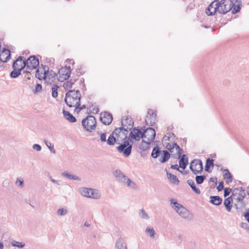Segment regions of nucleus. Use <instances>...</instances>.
Segmentation results:
<instances>
[{
  "label": "nucleus",
  "instance_id": "f257e3e1",
  "mask_svg": "<svg viewBox=\"0 0 249 249\" xmlns=\"http://www.w3.org/2000/svg\"><path fill=\"white\" fill-rule=\"evenodd\" d=\"M81 93L79 90H69L66 94L65 102L70 107H75V111L79 112L86 107L85 105L80 106Z\"/></svg>",
  "mask_w": 249,
  "mask_h": 249
},
{
  "label": "nucleus",
  "instance_id": "f03ea898",
  "mask_svg": "<svg viewBox=\"0 0 249 249\" xmlns=\"http://www.w3.org/2000/svg\"><path fill=\"white\" fill-rule=\"evenodd\" d=\"M170 202L172 208L182 218L187 221H190L193 219V214L181 204L178 203L176 199H171Z\"/></svg>",
  "mask_w": 249,
  "mask_h": 249
},
{
  "label": "nucleus",
  "instance_id": "7ed1b4c3",
  "mask_svg": "<svg viewBox=\"0 0 249 249\" xmlns=\"http://www.w3.org/2000/svg\"><path fill=\"white\" fill-rule=\"evenodd\" d=\"M237 5L233 4L231 0H222L221 2L219 1V13L224 14L231 10L233 14L237 13L241 8V0H237Z\"/></svg>",
  "mask_w": 249,
  "mask_h": 249
},
{
  "label": "nucleus",
  "instance_id": "20e7f679",
  "mask_svg": "<svg viewBox=\"0 0 249 249\" xmlns=\"http://www.w3.org/2000/svg\"><path fill=\"white\" fill-rule=\"evenodd\" d=\"M113 175L115 177L117 181L123 185L134 189H138V185L129 178H128L122 171L120 170H116L113 171Z\"/></svg>",
  "mask_w": 249,
  "mask_h": 249
},
{
  "label": "nucleus",
  "instance_id": "39448f33",
  "mask_svg": "<svg viewBox=\"0 0 249 249\" xmlns=\"http://www.w3.org/2000/svg\"><path fill=\"white\" fill-rule=\"evenodd\" d=\"M142 143H145V147H142V148L143 150H145L149 145L155 139L156 132L155 130L149 127L142 132Z\"/></svg>",
  "mask_w": 249,
  "mask_h": 249
},
{
  "label": "nucleus",
  "instance_id": "423d86ee",
  "mask_svg": "<svg viewBox=\"0 0 249 249\" xmlns=\"http://www.w3.org/2000/svg\"><path fill=\"white\" fill-rule=\"evenodd\" d=\"M79 192L83 196L88 198L98 199L101 197V193L98 190L92 188L82 187L79 189Z\"/></svg>",
  "mask_w": 249,
  "mask_h": 249
},
{
  "label": "nucleus",
  "instance_id": "0eeeda50",
  "mask_svg": "<svg viewBox=\"0 0 249 249\" xmlns=\"http://www.w3.org/2000/svg\"><path fill=\"white\" fill-rule=\"evenodd\" d=\"M82 124L87 131L91 132L96 128V121L93 116H89L83 120Z\"/></svg>",
  "mask_w": 249,
  "mask_h": 249
},
{
  "label": "nucleus",
  "instance_id": "6e6552de",
  "mask_svg": "<svg viewBox=\"0 0 249 249\" xmlns=\"http://www.w3.org/2000/svg\"><path fill=\"white\" fill-rule=\"evenodd\" d=\"M129 128V127L127 128L125 127H119L116 128L114 131H116L115 135L116 139L118 143H120L121 142L124 141L127 138V135L128 133L127 129Z\"/></svg>",
  "mask_w": 249,
  "mask_h": 249
},
{
  "label": "nucleus",
  "instance_id": "1a4fd4ad",
  "mask_svg": "<svg viewBox=\"0 0 249 249\" xmlns=\"http://www.w3.org/2000/svg\"><path fill=\"white\" fill-rule=\"evenodd\" d=\"M117 151L126 157H128L132 150V145L129 144L128 141H124V143L120 144L117 147Z\"/></svg>",
  "mask_w": 249,
  "mask_h": 249
},
{
  "label": "nucleus",
  "instance_id": "9d476101",
  "mask_svg": "<svg viewBox=\"0 0 249 249\" xmlns=\"http://www.w3.org/2000/svg\"><path fill=\"white\" fill-rule=\"evenodd\" d=\"M71 73L70 67H64L60 69L58 71V80L60 82H63L68 79Z\"/></svg>",
  "mask_w": 249,
  "mask_h": 249
},
{
  "label": "nucleus",
  "instance_id": "9b49d317",
  "mask_svg": "<svg viewBox=\"0 0 249 249\" xmlns=\"http://www.w3.org/2000/svg\"><path fill=\"white\" fill-rule=\"evenodd\" d=\"M190 168L194 174L201 173L203 170L202 163L199 160H194L191 162Z\"/></svg>",
  "mask_w": 249,
  "mask_h": 249
},
{
  "label": "nucleus",
  "instance_id": "f8f14e48",
  "mask_svg": "<svg viewBox=\"0 0 249 249\" xmlns=\"http://www.w3.org/2000/svg\"><path fill=\"white\" fill-rule=\"evenodd\" d=\"M216 12L219 13L218 0L213 1L206 9V14L209 16L214 15Z\"/></svg>",
  "mask_w": 249,
  "mask_h": 249
},
{
  "label": "nucleus",
  "instance_id": "ddd939ff",
  "mask_svg": "<svg viewBox=\"0 0 249 249\" xmlns=\"http://www.w3.org/2000/svg\"><path fill=\"white\" fill-rule=\"evenodd\" d=\"M26 66L30 70H32L36 69L39 65V61L35 56H30L26 61Z\"/></svg>",
  "mask_w": 249,
  "mask_h": 249
},
{
  "label": "nucleus",
  "instance_id": "4468645a",
  "mask_svg": "<svg viewBox=\"0 0 249 249\" xmlns=\"http://www.w3.org/2000/svg\"><path fill=\"white\" fill-rule=\"evenodd\" d=\"M22 56H19L13 64L14 70H18L21 71L26 66L25 61L23 59Z\"/></svg>",
  "mask_w": 249,
  "mask_h": 249
},
{
  "label": "nucleus",
  "instance_id": "2eb2a0df",
  "mask_svg": "<svg viewBox=\"0 0 249 249\" xmlns=\"http://www.w3.org/2000/svg\"><path fill=\"white\" fill-rule=\"evenodd\" d=\"M100 119L104 124L108 125L112 122L113 118L110 113L105 112L101 113Z\"/></svg>",
  "mask_w": 249,
  "mask_h": 249
},
{
  "label": "nucleus",
  "instance_id": "dca6fc26",
  "mask_svg": "<svg viewBox=\"0 0 249 249\" xmlns=\"http://www.w3.org/2000/svg\"><path fill=\"white\" fill-rule=\"evenodd\" d=\"M156 113L152 110L149 109L148 111V115L145 119V122L147 124L153 125L156 121Z\"/></svg>",
  "mask_w": 249,
  "mask_h": 249
},
{
  "label": "nucleus",
  "instance_id": "f3484780",
  "mask_svg": "<svg viewBox=\"0 0 249 249\" xmlns=\"http://www.w3.org/2000/svg\"><path fill=\"white\" fill-rule=\"evenodd\" d=\"M166 148L171 153H175L180 156L181 149L176 143H168L166 144Z\"/></svg>",
  "mask_w": 249,
  "mask_h": 249
},
{
  "label": "nucleus",
  "instance_id": "a211bd4d",
  "mask_svg": "<svg viewBox=\"0 0 249 249\" xmlns=\"http://www.w3.org/2000/svg\"><path fill=\"white\" fill-rule=\"evenodd\" d=\"M46 73L45 80L47 82L51 84L55 79L57 76L56 73L53 70L49 71V69L48 70L46 69Z\"/></svg>",
  "mask_w": 249,
  "mask_h": 249
},
{
  "label": "nucleus",
  "instance_id": "6ab92c4d",
  "mask_svg": "<svg viewBox=\"0 0 249 249\" xmlns=\"http://www.w3.org/2000/svg\"><path fill=\"white\" fill-rule=\"evenodd\" d=\"M142 131L138 128H134L130 133L129 137L136 141H139L141 138H142Z\"/></svg>",
  "mask_w": 249,
  "mask_h": 249
},
{
  "label": "nucleus",
  "instance_id": "aec40b11",
  "mask_svg": "<svg viewBox=\"0 0 249 249\" xmlns=\"http://www.w3.org/2000/svg\"><path fill=\"white\" fill-rule=\"evenodd\" d=\"M0 53V61L3 62H7L10 59L11 54L9 50L3 49Z\"/></svg>",
  "mask_w": 249,
  "mask_h": 249
},
{
  "label": "nucleus",
  "instance_id": "412c9836",
  "mask_svg": "<svg viewBox=\"0 0 249 249\" xmlns=\"http://www.w3.org/2000/svg\"><path fill=\"white\" fill-rule=\"evenodd\" d=\"M115 249H128L127 244L124 240L122 238H118L115 244Z\"/></svg>",
  "mask_w": 249,
  "mask_h": 249
},
{
  "label": "nucleus",
  "instance_id": "4be33fe9",
  "mask_svg": "<svg viewBox=\"0 0 249 249\" xmlns=\"http://www.w3.org/2000/svg\"><path fill=\"white\" fill-rule=\"evenodd\" d=\"M46 69H48V67L46 66H44L43 68L41 69H38L36 71V76L38 79L41 80L44 79L45 80L46 73Z\"/></svg>",
  "mask_w": 249,
  "mask_h": 249
},
{
  "label": "nucleus",
  "instance_id": "5701e85b",
  "mask_svg": "<svg viewBox=\"0 0 249 249\" xmlns=\"http://www.w3.org/2000/svg\"><path fill=\"white\" fill-rule=\"evenodd\" d=\"M122 125L123 126V127H129V128L128 129H131L133 125V122L131 118L127 117L125 119H122Z\"/></svg>",
  "mask_w": 249,
  "mask_h": 249
},
{
  "label": "nucleus",
  "instance_id": "b1692460",
  "mask_svg": "<svg viewBox=\"0 0 249 249\" xmlns=\"http://www.w3.org/2000/svg\"><path fill=\"white\" fill-rule=\"evenodd\" d=\"M160 158L159 159L162 163L165 162L167 161L170 158V154L167 151L162 150L160 154Z\"/></svg>",
  "mask_w": 249,
  "mask_h": 249
},
{
  "label": "nucleus",
  "instance_id": "393cba45",
  "mask_svg": "<svg viewBox=\"0 0 249 249\" xmlns=\"http://www.w3.org/2000/svg\"><path fill=\"white\" fill-rule=\"evenodd\" d=\"M63 114L64 118L70 122L74 123L76 122L75 118L69 112L65 111L64 109H63Z\"/></svg>",
  "mask_w": 249,
  "mask_h": 249
},
{
  "label": "nucleus",
  "instance_id": "a878e982",
  "mask_svg": "<svg viewBox=\"0 0 249 249\" xmlns=\"http://www.w3.org/2000/svg\"><path fill=\"white\" fill-rule=\"evenodd\" d=\"M233 201L232 198L230 196L226 198L224 201V205L226 207L227 211L229 212H231L232 205L231 204Z\"/></svg>",
  "mask_w": 249,
  "mask_h": 249
},
{
  "label": "nucleus",
  "instance_id": "bb28decb",
  "mask_svg": "<svg viewBox=\"0 0 249 249\" xmlns=\"http://www.w3.org/2000/svg\"><path fill=\"white\" fill-rule=\"evenodd\" d=\"M61 175L62 177L64 178H68L70 179L74 180H80V178L77 176L71 174L70 173L68 172H64L61 173Z\"/></svg>",
  "mask_w": 249,
  "mask_h": 249
},
{
  "label": "nucleus",
  "instance_id": "cd10ccee",
  "mask_svg": "<svg viewBox=\"0 0 249 249\" xmlns=\"http://www.w3.org/2000/svg\"><path fill=\"white\" fill-rule=\"evenodd\" d=\"M188 164V157L186 155H183L179 161L180 168L185 169Z\"/></svg>",
  "mask_w": 249,
  "mask_h": 249
},
{
  "label": "nucleus",
  "instance_id": "c85d7f7f",
  "mask_svg": "<svg viewBox=\"0 0 249 249\" xmlns=\"http://www.w3.org/2000/svg\"><path fill=\"white\" fill-rule=\"evenodd\" d=\"M167 176L170 183L176 185L178 184L179 180L176 176L169 173L168 172H167Z\"/></svg>",
  "mask_w": 249,
  "mask_h": 249
},
{
  "label": "nucleus",
  "instance_id": "c756f323",
  "mask_svg": "<svg viewBox=\"0 0 249 249\" xmlns=\"http://www.w3.org/2000/svg\"><path fill=\"white\" fill-rule=\"evenodd\" d=\"M116 131H113L112 133L110 135V136L108 137V139L107 140V143L109 145H113L115 142H117V139H116L115 135L116 133Z\"/></svg>",
  "mask_w": 249,
  "mask_h": 249
},
{
  "label": "nucleus",
  "instance_id": "7c9ffc66",
  "mask_svg": "<svg viewBox=\"0 0 249 249\" xmlns=\"http://www.w3.org/2000/svg\"><path fill=\"white\" fill-rule=\"evenodd\" d=\"M210 202L214 205H219L221 204L222 199L218 196H211Z\"/></svg>",
  "mask_w": 249,
  "mask_h": 249
},
{
  "label": "nucleus",
  "instance_id": "2f4dec72",
  "mask_svg": "<svg viewBox=\"0 0 249 249\" xmlns=\"http://www.w3.org/2000/svg\"><path fill=\"white\" fill-rule=\"evenodd\" d=\"M187 183L196 194L199 195L201 193L200 190H199V188L196 187L194 182L192 180H191V179L188 180Z\"/></svg>",
  "mask_w": 249,
  "mask_h": 249
},
{
  "label": "nucleus",
  "instance_id": "473e14b6",
  "mask_svg": "<svg viewBox=\"0 0 249 249\" xmlns=\"http://www.w3.org/2000/svg\"><path fill=\"white\" fill-rule=\"evenodd\" d=\"M15 184L18 188H23L25 185L23 178L20 177L17 178L15 181Z\"/></svg>",
  "mask_w": 249,
  "mask_h": 249
},
{
  "label": "nucleus",
  "instance_id": "72a5a7b5",
  "mask_svg": "<svg viewBox=\"0 0 249 249\" xmlns=\"http://www.w3.org/2000/svg\"><path fill=\"white\" fill-rule=\"evenodd\" d=\"M223 175L226 179L227 182H231L232 181V176L228 169H224L223 171Z\"/></svg>",
  "mask_w": 249,
  "mask_h": 249
},
{
  "label": "nucleus",
  "instance_id": "f704fd0d",
  "mask_svg": "<svg viewBox=\"0 0 249 249\" xmlns=\"http://www.w3.org/2000/svg\"><path fill=\"white\" fill-rule=\"evenodd\" d=\"M161 152V151L160 150L159 147L158 146H156L152 150L151 156L153 158H157L158 157L160 156Z\"/></svg>",
  "mask_w": 249,
  "mask_h": 249
},
{
  "label": "nucleus",
  "instance_id": "c9c22d12",
  "mask_svg": "<svg viewBox=\"0 0 249 249\" xmlns=\"http://www.w3.org/2000/svg\"><path fill=\"white\" fill-rule=\"evenodd\" d=\"M145 233L151 238H154L156 234L155 231L153 228L147 227L145 230Z\"/></svg>",
  "mask_w": 249,
  "mask_h": 249
},
{
  "label": "nucleus",
  "instance_id": "e433bc0d",
  "mask_svg": "<svg viewBox=\"0 0 249 249\" xmlns=\"http://www.w3.org/2000/svg\"><path fill=\"white\" fill-rule=\"evenodd\" d=\"M44 142L46 145L48 147L50 151L53 154H55V150L54 149L53 144L50 142L48 141L47 140H44Z\"/></svg>",
  "mask_w": 249,
  "mask_h": 249
},
{
  "label": "nucleus",
  "instance_id": "4c0bfd02",
  "mask_svg": "<svg viewBox=\"0 0 249 249\" xmlns=\"http://www.w3.org/2000/svg\"><path fill=\"white\" fill-rule=\"evenodd\" d=\"M68 213V210L66 208H62L59 209L56 211V213L58 215L63 216Z\"/></svg>",
  "mask_w": 249,
  "mask_h": 249
},
{
  "label": "nucleus",
  "instance_id": "58836bf2",
  "mask_svg": "<svg viewBox=\"0 0 249 249\" xmlns=\"http://www.w3.org/2000/svg\"><path fill=\"white\" fill-rule=\"evenodd\" d=\"M59 87L57 85H54L52 88V96L53 98H56L58 96L57 89Z\"/></svg>",
  "mask_w": 249,
  "mask_h": 249
},
{
  "label": "nucleus",
  "instance_id": "ea45409f",
  "mask_svg": "<svg viewBox=\"0 0 249 249\" xmlns=\"http://www.w3.org/2000/svg\"><path fill=\"white\" fill-rule=\"evenodd\" d=\"M20 71L18 70H14L10 73V77L13 78L18 77L20 74Z\"/></svg>",
  "mask_w": 249,
  "mask_h": 249
},
{
  "label": "nucleus",
  "instance_id": "a19ab883",
  "mask_svg": "<svg viewBox=\"0 0 249 249\" xmlns=\"http://www.w3.org/2000/svg\"><path fill=\"white\" fill-rule=\"evenodd\" d=\"M174 137H175V136L173 134L167 133L163 137V138L162 139V141L163 142L170 141V139H172V140H173Z\"/></svg>",
  "mask_w": 249,
  "mask_h": 249
},
{
  "label": "nucleus",
  "instance_id": "79ce46f5",
  "mask_svg": "<svg viewBox=\"0 0 249 249\" xmlns=\"http://www.w3.org/2000/svg\"><path fill=\"white\" fill-rule=\"evenodd\" d=\"M206 177L205 176H196V180L198 184H200L203 183Z\"/></svg>",
  "mask_w": 249,
  "mask_h": 249
},
{
  "label": "nucleus",
  "instance_id": "37998d69",
  "mask_svg": "<svg viewBox=\"0 0 249 249\" xmlns=\"http://www.w3.org/2000/svg\"><path fill=\"white\" fill-rule=\"evenodd\" d=\"M13 246L17 247L20 248H23L25 246V244L23 242H19L16 241H14L12 243Z\"/></svg>",
  "mask_w": 249,
  "mask_h": 249
},
{
  "label": "nucleus",
  "instance_id": "c03bdc74",
  "mask_svg": "<svg viewBox=\"0 0 249 249\" xmlns=\"http://www.w3.org/2000/svg\"><path fill=\"white\" fill-rule=\"evenodd\" d=\"M140 216L141 218L144 219H148L149 218V216L148 214L146 213L144 210L142 209L139 212Z\"/></svg>",
  "mask_w": 249,
  "mask_h": 249
},
{
  "label": "nucleus",
  "instance_id": "a18cd8bd",
  "mask_svg": "<svg viewBox=\"0 0 249 249\" xmlns=\"http://www.w3.org/2000/svg\"><path fill=\"white\" fill-rule=\"evenodd\" d=\"M73 82L71 81H67L63 84V87L66 89H69L71 88L72 86L73 85Z\"/></svg>",
  "mask_w": 249,
  "mask_h": 249
},
{
  "label": "nucleus",
  "instance_id": "49530a36",
  "mask_svg": "<svg viewBox=\"0 0 249 249\" xmlns=\"http://www.w3.org/2000/svg\"><path fill=\"white\" fill-rule=\"evenodd\" d=\"M213 159H208L207 160L205 165V170L206 171L208 170V168L210 167V166H213Z\"/></svg>",
  "mask_w": 249,
  "mask_h": 249
},
{
  "label": "nucleus",
  "instance_id": "de8ad7c7",
  "mask_svg": "<svg viewBox=\"0 0 249 249\" xmlns=\"http://www.w3.org/2000/svg\"><path fill=\"white\" fill-rule=\"evenodd\" d=\"M42 90V86L39 84H37L36 85L35 90L34 93H36L37 92H40Z\"/></svg>",
  "mask_w": 249,
  "mask_h": 249
},
{
  "label": "nucleus",
  "instance_id": "09e8293b",
  "mask_svg": "<svg viewBox=\"0 0 249 249\" xmlns=\"http://www.w3.org/2000/svg\"><path fill=\"white\" fill-rule=\"evenodd\" d=\"M33 148L37 151H40L41 150V146L38 144H33Z\"/></svg>",
  "mask_w": 249,
  "mask_h": 249
},
{
  "label": "nucleus",
  "instance_id": "8fccbe9b",
  "mask_svg": "<svg viewBox=\"0 0 249 249\" xmlns=\"http://www.w3.org/2000/svg\"><path fill=\"white\" fill-rule=\"evenodd\" d=\"M224 189V183L223 182H220L218 186L217 187V189L218 191H221Z\"/></svg>",
  "mask_w": 249,
  "mask_h": 249
},
{
  "label": "nucleus",
  "instance_id": "3c124183",
  "mask_svg": "<svg viewBox=\"0 0 249 249\" xmlns=\"http://www.w3.org/2000/svg\"><path fill=\"white\" fill-rule=\"evenodd\" d=\"M231 192V189L227 188L224 190V196L226 197L229 196Z\"/></svg>",
  "mask_w": 249,
  "mask_h": 249
},
{
  "label": "nucleus",
  "instance_id": "603ef678",
  "mask_svg": "<svg viewBox=\"0 0 249 249\" xmlns=\"http://www.w3.org/2000/svg\"><path fill=\"white\" fill-rule=\"evenodd\" d=\"M49 178L53 183H54L58 186L60 185V183H59V181L58 180L53 179L51 176H50Z\"/></svg>",
  "mask_w": 249,
  "mask_h": 249
},
{
  "label": "nucleus",
  "instance_id": "864d4df0",
  "mask_svg": "<svg viewBox=\"0 0 249 249\" xmlns=\"http://www.w3.org/2000/svg\"><path fill=\"white\" fill-rule=\"evenodd\" d=\"M100 140L103 142L107 141L106 133H102L100 136Z\"/></svg>",
  "mask_w": 249,
  "mask_h": 249
},
{
  "label": "nucleus",
  "instance_id": "5fc2aeb1",
  "mask_svg": "<svg viewBox=\"0 0 249 249\" xmlns=\"http://www.w3.org/2000/svg\"><path fill=\"white\" fill-rule=\"evenodd\" d=\"M244 216L247 221L249 223V212L246 213L244 214Z\"/></svg>",
  "mask_w": 249,
  "mask_h": 249
},
{
  "label": "nucleus",
  "instance_id": "6e6d98bb",
  "mask_svg": "<svg viewBox=\"0 0 249 249\" xmlns=\"http://www.w3.org/2000/svg\"><path fill=\"white\" fill-rule=\"evenodd\" d=\"M171 168L173 169H176L178 170V164L172 165L171 166Z\"/></svg>",
  "mask_w": 249,
  "mask_h": 249
},
{
  "label": "nucleus",
  "instance_id": "4d7b16f0",
  "mask_svg": "<svg viewBox=\"0 0 249 249\" xmlns=\"http://www.w3.org/2000/svg\"><path fill=\"white\" fill-rule=\"evenodd\" d=\"M210 181L213 182H216L217 181L216 178H210Z\"/></svg>",
  "mask_w": 249,
  "mask_h": 249
},
{
  "label": "nucleus",
  "instance_id": "13d9d810",
  "mask_svg": "<svg viewBox=\"0 0 249 249\" xmlns=\"http://www.w3.org/2000/svg\"><path fill=\"white\" fill-rule=\"evenodd\" d=\"M98 111H99V109H98V108L97 107H94V108L93 109L92 112H93V113H97Z\"/></svg>",
  "mask_w": 249,
  "mask_h": 249
},
{
  "label": "nucleus",
  "instance_id": "bf43d9fd",
  "mask_svg": "<svg viewBox=\"0 0 249 249\" xmlns=\"http://www.w3.org/2000/svg\"><path fill=\"white\" fill-rule=\"evenodd\" d=\"M84 225H85V226L86 227H89V226H90V224H89L88 222H86L85 223Z\"/></svg>",
  "mask_w": 249,
  "mask_h": 249
},
{
  "label": "nucleus",
  "instance_id": "052dcab7",
  "mask_svg": "<svg viewBox=\"0 0 249 249\" xmlns=\"http://www.w3.org/2000/svg\"><path fill=\"white\" fill-rule=\"evenodd\" d=\"M3 247V246L2 243L0 242V249H2Z\"/></svg>",
  "mask_w": 249,
  "mask_h": 249
},
{
  "label": "nucleus",
  "instance_id": "680f3d73",
  "mask_svg": "<svg viewBox=\"0 0 249 249\" xmlns=\"http://www.w3.org/2000/svg\"><path fill=\"white\" fill-rule=\"evenodd\" d=\"M30 73L29 72H27V76H29ZM28 79H30V78L29 77H28Z\"/></svg>",
  "mask_w": 249,
  "mask_h": 249
}]
</instances>
